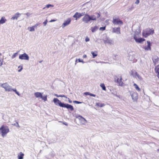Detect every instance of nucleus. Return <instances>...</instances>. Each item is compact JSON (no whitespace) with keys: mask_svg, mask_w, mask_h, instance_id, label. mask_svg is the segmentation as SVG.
Wrapping results in <instances>:
<instances>
[{"mask_svg":"<svg viewBox=\"0 0 159 159\" xmlns=\"http://www.w3.org/2000/svg\"><path fill=\"white\" fill-rule=\"evenodd\" d=\"M77 60H78V59H76V61H75V64H76V62H77Z\"/></svg>","mask_w":159,"mask_h":159,"instance_id":"nucleus-52","label":"nucleus"},{"mask_svg":"<svg viewBox=\"0 0 159 159\" xmlns=\"http://www.w3.org/2000/svg\"><path fill=\"white\" fill-rule=\"evenodd\" d=\"M105 43H108L110 44H113V42L112 40L111 39H107L104 41Z\"/></svg>","mask_w":159,"mask_h":159,"instance_id":"nucleus-21","label":"nucleus"},{"mask_svg":"<svg viewBox=\"0 0 159 159\" xmlns=\"http://www.w3.org/2000/svg\"><path fill=\"white\" fill-rule=\"evenodd\" d=\"M47 20H46L43 22V24H44V26H45L47 24Z\"/></svg>","mask_w":159,"mask_h":159,"instance_id":"nucleus-41","label":"nucleus"},{"mask_svg":"<svg viewBox=\"0 0 159 159\" xmlns=\"http://www.w3.org/2000/svg\"><path fill=\"white\" fill-rule=\"evenodd\" d=\"M73 102L74 103H77V104H80V103H82L81 102H78V101H73Z\"/></svg>","mask_w":159,"mask_h":159,"instance_id":"nucleus-36","label":"nucleus"},{"mask_svg":"<svg viewBox=\"0 0 159 159\" xmlns=\"http://www.w3.org/2000/svg\"><path fill=\"white\" fill-rule=\"evenodd\" d=\"M43 93L39 92H35L34 93V96L38 98H41L42 97Z\"/></svg>","mask_w":159,"mask_h":159,"instance_id":"nucleus-18","label":"nucleus"},{"mask_svg":"<svg viewBox=\"0 0 159 159\" xmlns=\"http://www.w3.org/2000/svg\"><path fill=\"white\" fill-rule=\"evenodd\" d=\"M114 79L115 82L117 83L119 85L121 86H122L123 85L124 83L122 81V78L121 75H115L114 76Z\"/></svg>","mask_w":159,"mask_h":159,"instance_id":"nucleus-5","label":"nucleus"},{"mask_svg":"<svg viewBox=\"0 0 159 159\" xmlns=\"http://www.w3.org/2000/svg\"><path fill=\"white\" fill-rule=\"evenodd\" d=\"M26 15L28 16H30V14L29 13H27Z\"/></svg>","mask_w":159,"mask_h":159,"instance_id":"nucleus-49","label":"nucleus"},{"mask_svg":"<svg viewBox=\"0 0 159 159\" xmlns=\"http://www.w3.org/2000/svg\"><path fill=\"white\" fill-rule=\"evenodd\" d=\"M54 95L55 96H56V97H60V96H59V95H58L57 94H55V93H54Z\"/></svg>","mask_w":159,"mask_h":159,"instance_id":"nucleus-45","label":"nucleus"},{"mask_svg":"<svg viewBox=\"0 0 159 159\" xmlns=\"http://www.w3.org/2000/svg\"><path fill=\"white\" fill-rule=\"evenodd\" d=\"M78 60L79 62H81L83 63H84V62L83 61V60H81L80 59H78Z\"/></svg>","mask_w":159,"mask_h":159,"instance_id":"nucleus-37","label":"nucleus"},{"mask_svg":"<svg viewBox=\"0 0 159 159\" xmlns=\"http://www.w3.org/2000/svg\"><path fill=\"white\" fill-rule=\"evenodd\" d=\"M18 52L14 53L12 56V58L13 59L16 57L18 55Z\"/></svg>","mask_w":159,"mask_h":159,"instance_id":"nucleus-31","label":"nucleus"},{"mask_svg":"<svg viewBox=\"0 0 159 159\" xmlns=\"http://www.w3.org/2000/svg\"><path fill=\"white\" fill-rule=\"evenodd\" d=\"M155 70L156 73L157 74V76L159 78V65L156 67Z\"/></svg>","mask_w":159,"mask_h":159,"instance_id":"nucleus-22","label":"nucleus"},{"mask_svg":"<svg viewBox=\"0 0 159 159\" xmlns=\"http://www.w3.org/2000/svg\"><path fill=\"white\" fill-rule=\"evenodd\" d=\"M23 68V66L22 65L21 66H20V70H18V72H20L22 70Z\"/></svg>","mask_w":159,"mask_h":159,"instance_id":"nucleus-40","label":"nucleus"},{"mask_svg":"<svg viewBox=\"0 0 159 159\" xmlns=\"http://www.w3.org/2000/svg\"><path fill=\"white\" fill-rule=\"evenodd\" d=\"M9 129L7 126H2L0 128V133L3 137L6 136L7 134L9 132Z\"/></svg>","mask_w":159,"mask_h":159,"instance_id":"nucleus-4","label":"nucleus"},{"mask_svg":"<svg viewBox=\"0 0 159 159\" xmlns=\"http://www.w3.org/2000/svg\"><path fill=\"white\" fill-rule=\"evenodd\" d=\"M112 32L117 34H120V27H114L112 28Z\"/></svg>","mask_w":159,"mask_h":159,"instance_id":"nucleus-12","label":"nucleus"},{"mask_svg":"<svg viewBox=\"0 0 159 159\" xmlns=\"http://www.w3.org/2000/svg\"><path fill=\"white\" fill-rule=\"evenodd\" d=\"M24 154L22 152H20L18 155V159H23V156Z\"/></svg>","mask_w":159,"mask_h":159,"instance_id":"nucleus-25","label":"nucleus"},{"mask_svg":"<svg viewBox=\"0 0 159 159\" xmlns=\"http://www.w3.org/2000/svg\"><path fill=\"white\" fill-rule=\"evenodd\" d=\"M71 21V20L70 18H68L66 20H65L63 24L62 25L61 27L62 28H63L65 27L70 24V23Z\"/></svg>","mask_w":159,"mask_h":159,"instance_id":"nucleus-10","label":"nucleus"},{"mask_svg":"<svg viewBox=\"0 0 159 159\" xmlns=\"http://www.w3.org/2000/svg\"><path fill=\"white\" fill-rule=\"evenodd\" d=\"M134 38L136 42L138 43H141L145 40V39L143 38H137L135 35L134 36Z\"/></svg>","mask_w":159,"mask_h":159,"instance_id":"nucleus-13","label":"nucleus"},{"mask_svg":"<svg viewBox=\"0 0 159 159\" xmlns=\"http://www.w3.org/2000/svg\"><path fill=\"white\" fill-rule=\"evenodd\" d=\"M39 25V24L38 23H36L34 25H33V26L35 29V28H36Z\"/></svg>","mask_w":159,"mask_h":159,"instance_id":"nucleus-38","label":"nucleus"},{"mask_svg":"<svg viewBox=\"0 0 159 159\" xmlns=\"http://www.w3.org/2000/svg\"><path fill=\"white\" fill-rule=\"evenodd\" d=\"M87 57V55H84L83 56V58H86Z\"/></svg>","mask_w":159,"mask_h":159,"instance_id":"nucleus-46","label":"nucleus"},{"mask_svg":"<svg viewBox=\"0 0 159 159\" xmlns=\"http://www.w3.org/2000/svg\"><path fill=\"white\" fill-rule=\"evenodd\" d=\"M77 118L79 119L80 124L82 125H85L87 123V120L84 118L80 115H79Z\"/></svg>","mask_w":159,"mask_h":159,"instance_id":"nucleus-8","label":"nucleus"},{"mask_svg":"<svg viewBox=\"0 0 159 159\" xmlns=\"http://www.w3.org/2000/svg\"><path fill=\"white\" fill-rule=\"evenodd\" d=\"M56 21L55 20H50V22H54V21Z\"/></svg>","mask_w":159,"mask_h":159,"instance_id":"nucleus-48","label":"nucleus"},{"mask_svg":"<svg viewBox=\"0 0 159 159\" xmlns=\"http://www.w3.org/2000/svg\"><path fill=\"white\" fill-rule=\"evenodd\" d=\"M62 107L66 108H67L69 109L71 111H73L74 110L73 107L72 105L68 104H65L64 103Z\"/></svg>","mask_w":159,"mask_h":159,"instance_id":"nucleus-14","label":"nucleus"},{"mask_svg":"<svg viewBox=\"0 0 159 159\" xmlns=\"http://www.w3.org/2000/svg\"><path fill=\"white\" fill-rule=\"evenodd\" d=\"M92 96L95 97L96 96V95L94 94H93Z\"/></svg>","mask_w":159,"mask_h":159,"instance_id":"nucleus-50","label":"nucleus"},{"mask_svg":"<svg viewBox=\"0 0 159 159\" xmlns=\"http://www.w3.org/2000/svg\"><path fill=\"white\" fill-rule=\"evenodd\" d=\"M84 15V13H80L78 12H76L75 14L74 15L73 17L75 18V20H77L78 18H79L80 17L83 16Z\"/></svg>","mask_w":159,"mask_h":159,"instance_id":"nucleus-15","label":"nucleus"},{"mask_svg":"<svg viewBox=\"0 0 159 159\" xmlns=\"http://www.w3.org/2000/svg\"><path fill=\"white\" fill-rule=\"evenodd\" d=\"M96 62L97 63H98L99 62H97V61H96Z\"/></svg>","mask_w":159,"mask_h":159,"instance_id":"nucleus-57","label":"nucleus"},{"mask_svg":"<svg viewBox=\"0 0 159 159\" xmlns=\"http://www.w3.org/2000/svg\"><path fill=\"white\" fill-rule=\"evenodd\" d=\"M90 93L89 92H85L84 93V94H85V95H89V94H90Z\"/></svg>","mask_w":159,"mask_h":159,"instance_id":"nucleus-43","label":"nucleus"},{"mask_svg":"<svg viewBox=\"0 0 159 159\" xmlns=\"http://www.w3.org/2000/svg\"><path fill=\"white\" fill-rule=\"evenodd\" d=\"M68 98V99H69V103H71L72 102V101H71V100L69 99V98Z\"/></svg>","mask_w":159,"mask_h":159,"instance_id":"nucleus-47","label":"nucleus"},{"mask_svg":"<svg viewBox=\"0 0 159 159\" xmlns=\"http://www.w3.org/2000/svg\"><path fill=\"white\" fill-rule=\"evenodd\" d=\"M157 151L159 152V148L157 150Z\"/></svg>","mask_w":159,"mask_h":159,"instance_id":"nucleus-55","label":"nucleus"},{"mask_svg":"<svg viewBox=\"0 0 159 159\" xmlns=\"http://www.w3.org/2000/svg\"><path fill=\"white\" fill-rule=\"evenodd\" d=\"M98 26L95 25V26L91 27L90 28V30L92 33H94L98 30Z\"/></svg>","mask_w":159,"mask_h":159,"instance_id":"nucleus-17","label":"nucleus"},{"mask_svg":"<svg viewBox=\"0 0 159 159\" xmlns=\"http://www.w3.org/2000/svg\"><path fill=\"white\" fill-rule=\"evenodd\" d=\"M131 96L133 100L134 101H136L138 98V94L137 93L134 92L131 94Z\"/></svg>","mask_w":159,"mask_h":159,"instance_id":"nucleus-16","label":"nucleus"},{"mask_svg":"<svg viewBox=\"0 0 159 159\" xmlns=\"http://www.w3.org/2000/svg\"><path fill=\"white\" fill-rule=\"evenodd\" d=\"M19 59L21 60H29V57L26 53H24L23 54L20 55Z\"/></svg>","mask_w":159,"mask_h":159,"instance_id":"nucleus-9","label":"nucleus"},{"mask_svg":"<svg viewBox=\"0 0 159 159\" xmlns=\"http://www.w3.org/2000/svg\"><path fill=\"white\" fill-rule=\"evenodd\" d=\"M0 86L5 89L6 91L11 92L12 91L15 92V93L19 96H20V94L17 92L16 89H13L12 87L9 85L7 83L1 84Z\"/></svg>","mask_w":159,"mask_h":159,"instance_id":"nucleus-2","label":"nucleus"},{"mask_svg":"<svg viewBox=\"0 0 159 159\" xmlns=\"http://www.w3.org/2000/svg\"><path fill=\"white\" fill-rule=\"evenodd\" d=\"M20 15V14L18 12L16 13V14H15L13 16L11 17V19L14 20L15 19L17 20L18 18Z\"/></svg>","mask_w":159,"mask_h":159,"instance_id":"nucleus-19","label":"nucleus"},{"mask_svg":"<svg viewBox=\"0 0 159 159\" xmlns=\"http://www.w3.org/2000/svg\"><path fill=\"white\" fill-rule=\"evenodd\" d=\"M131 75L132 76L136 78L137 80L140 81L143 80L142 78L135 71H133L131 72Z\"/></svg>","mask_w":159,"mask_h":159,"instance_id":"nucleus-7","label":"nucleus"},{"mask_svg":"<svg viewBox=\"0 0 159 159\" xmlns=\"http://www.w3.org/2000/svg\"><path fill=\"white\" fill-rule=\"evenodd\" d=\"M106 29V26H104L102 27H100L99 28V30L101 31H103L105 30Z\"/></svg>","mask_w":159,"mask_h":159,"instance_id":"nucleus-33","label":"nucleus"},{"mask_svg":"<svg viewBox=\"0 0 159 159\" xmlns=\"http://www.w3.org/2000/svg\"><path fill=\"white\" fill-rule=\"evenodd\" d=\"M154 33V30L153 29L148 28L143 30L142 33L143 36L147 38L150 35L153 34Z\"/></svg>","mask_w":159,"mask_h":159,"instance_id":"nucleus-3","label":"nucleus"},{"mask_svg":"<svg viewBox=\"0 0 159 159\" xmlns=\"http://www.w3.org/2000/svg\"><path fill=\"white\" fill-rule=\"evenodd\" d=\"M41 98L44 101H46L47 100V96L45 95L43 96L42 95V97H41Z\"/></svg>","mask_w":159,"mask_h":159,"instance_id":"nucleus-30","label":"nucleus"},{"mask_svg":"<svg viewBox=\"0 0 159 159\" xmlns=\"http://www.w3.org/2000/svg\"><path fill=\"white\" fill-rule=\"evenodd\" d=\"M59 96H60V97H64L66 98H67V97H66V96L63 95H59Z\"/></svg>","mask_w":159,"mask_h":159,"instance_id":"nucleus-39","label":"nucleus"},{"mask_svg":"<svg viewBox=\"0 0 159 159\" xmlns=\"http://www.w3.org/2000/svg\"><path fill=\"white\" fill-rule=\"evenodd\" d=\"M134 87L135 89H136V90L138 91H140L141 90L140 89L138 85L135 83H134Z\"/></svg>","mask_w":159,"mask_h":159,"instance_id":"nucleus-26","label":"nucleus"},{"mask_svg":"<svg viewBox=\"0 0 159 159\" xmlns=\"http://www.w3.org/2000/svg\"><path fill=\"white\" fill-rule=\"evenodd\" d=\"M129 9H130V11H131V10H132V8H129Z\"/></svg>","mask_w":159,"mask_h":159,"instance_id":"nucleus-53","label":"nucleus"},{"mask_svg":"<svg viewBox=\"0 0 159 159\" xmlns=\"http://www.w3.org/2000/svg\"><path fill=\"white\" fill-rule=\"evenodd\" d=\"M63 124L64 125H65L66 126H67L68 125V124L67 123H66V122H63Z\"/></svg>","mask_w":159,"mask_h":159,"instance_id":"nucleus-44","label":"nucleus"},{"mask_svg":"<svg viewBox=\"0 0 159 159\" xmlns=\"http://www.w3.org/2000/svg\"><path fill=\"white\" fill-rule=\"evenodd\" d=\"M28 29L30 31V32H33L35 31V29L34 27L33 26L32 27H29L28 28Z\"/></svg>","mask_w":159,"mask_h":159,"instance_id":"nucleus-27","label":"nucleus"},{"mask_svg":"<svg viewBox=\"0 0 159 159\" xmlns=\"http://www.w3.org/2000/svg\"><path fill=\"white\" fill-rule=\"evenodd\" d=\"M7 20L4 17H2L1 19L0 20V23L1 24H2L6 22Z\"/></svg>","mask_w":159,"mask_h":159,"instance_id":"nucleus-23","label":"nucleus"},{"mask_svg":"<svg viewBox=\"0 0 159 159\" xmlns=\"http://www.w3.org/2000/svg\"><path fill=\"white\" fill-rule=\"evenodd\" d=\"M91 53V54H92L93 57V58H95L97 56V52H92Z\"/></svg>","mask_w":159,"mask_h":159,"instance_id":"nucleus-28","label":"nucleus"},{"mask_svg":"<svg viewBox=\"0 0 159 159\" xmlns=\"http://www.w3.org/2000/svg\"><path fill=\"white\" fill-rule=\"evenodd\" d=\"M20 66H20H19L18 67V68H20V66Z\"/></svg>","mask_w":159,"mask_h":159,"instance_id":"nucleus-54","label":"nucleus"},{"mask_svg":"<svg viewBox=\"0 0 159 159\" xmlns=\"http://www.w3.org/2000/svg\"><path fill=\"white\" fill-rule=\"evenodd\" d=\"M41 62H42V61H39V62H40V63H41Z\"/></svg>","mask_w":159,"mask_h":159,"instance_id":"nucleus-58","label":"nucleus"},{"mask_svg":"<svg viewBox=\"0 0 159 159\" xmlns=\"http://www.w3.org/2000/svg\"><path fill=\"white\" fill-rule=\"evenodd\" d=\"M93 94H92V93H90V94H89V95H90V96H92Z\"/></svg>","mask_w":159,"mask_h":159,"instance_id":"nucleus-51","label":"nucleus"},{"mask_svg":"<svg viewBox=\"0 0 159 159\" xmlns=\"http://www.w3.org/2000/svg\"><path fill=\"white\" fill-rule=\"evenodd\" d=\"M95 106L98 107H102L105 106V104L104 103H102L100 102H98L96 104Z\"/></svg>","mask_w":159,"mask_h":159,"instance_id":"nucleus-24","label":"nucleus"},{"mask_svg":"<svg viewBox=\"0 0 159 159\" xmlns=\"http://www.w3.org/2000/svg\"><path fill=\"white\" fill-rule=\"evenodd\" d=\"M100 86L102 88V89L104 90H106V88L105 87V85L104 84H100Z\"/></svg>","mask_w":159,"mask_h":159,"instance_id":"nucleus-29","label":"nucleus"},{"mask_svg":"<svg viewBox=\"0 0 159 159\" xmlns=\"http://www.w3.org/2000/svg\"><path fill=\"white\" fill-rule=\"evenodd\" d=\"M101 62V63H105V62Z\"/></svg>","mask_w":159,"mask_h":159,"instance_id":"nucleus-56","label":"nucleus"},{"mask_svg":"<svg viewBox=\"0 0 159 159\" xmlns=\"http://www.w3.org/2000/svg\"><path fill=\"white\" fill-rule=\"evenodd\" d=\"M50 7H53V5H51V4H48L45 7L46 8H48Z\"/></svg>","mask_w":159,"mask_h":159,"instance_id":"nucleus-32","label":"nucleus"},{"mask_svg":"<svg viewBox=\"0 0 159 159\" xmlns=\"http://www.w3.org/2000/svg\"><path fill=\"white\" fill-rule=\"evenodd\" d=\"M12 125H14V126H16L17 127H20V126L19 125V124H18V123L17 122L16 123V124H12Z\"/></svg>","mask_w":159,"mask_h":159,"instance_id":"nucleus-34","label":"nucleus"},{"mask_svg":"<svg viewBox=\"0 0 159 159\" xmlns=\"http://www.w3.org/2000/svg\"><path fill=\"white\" fill-rule=\"evenodd\" d=\"M147 42L148 43V45L147 47H144V49L145 50L147 51L151 50V43L150 42L148 41H147Z\"/></svg>","mask_w":159,"mask_h":159,"instance_id":"nucleus-20","label":"nucleus"},{"mask_svg":"<svg viewBox=\"0 0 159 159\" xmlns=\"http://www.w3.org/2000/svg\"><path fill=\"white\" fill-rule=\"evenodd\" d=\"M139 2L140 1L139 0H137L135 2V3L136 4H138L139 3Z\"/></svg>","mask_w":159,"mask_h":159,"instance_id":"nucleus-42","label":"nucleus"},{"mask_svg":"<svg viewBox=\"0 0 159 159\" xmlns=\"http://www.w3.org/2000/svg\"><path fill=\"white\" fill-rule=\"evenodd\" d=\"M95 15L90 16L87 14H86L83 17L82 21L85 23H88L90 20H96L97 19L99 18L100 16V14L97 13Z\"/></svg>","mask_w":159,"mask_h":159,"instance_id":"nucleus-1","label":"nucleus"},{"mask_svg":"<svg viewBox=\"0 0 159 159\" xmlns=\"http://www.w3.org/2000/svg\"><path fill=\"white\" fill-rule=\"evenodd\" d=\"M53 101L55 105H59L60 107H62L63 106L64 103H62L60 102L57 98H54L53 100Z\"/></svg>","mask_w":159,"mask_h":159,"instance_id":"nucleus-11","label":"nucleus"},{"mask_svg":"<svg viewBox=\"0 0 159 159\" xmlns=\"http://www.w3.org/2000/svg\"><path fill=\"white\" fill-rule=\"evenodd\" d=\"M112 22L114 25H121L123 24V22L122 21L120 20L119 18H113Z\"/></svg>","mask_w":159,"mask_h":159,"instance_id":"nucleus-6","label":"nucleus"},{"mask_svg":"<svg viewBox=\"0 0 159 159\" xmlns=\"http://www.w3.org/2000/svg\"><path fill=\"white\" fill-rule=\"evenodd\" d=\"M85 41L86 42H88L89 41V39L88 37L87 36L86 37L85 39Z\"/></svg>","mask_w":159,"mask_h":159,"instance_id":"nucleus-35","label":"nucleus"}]
</instances>
